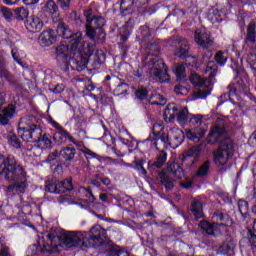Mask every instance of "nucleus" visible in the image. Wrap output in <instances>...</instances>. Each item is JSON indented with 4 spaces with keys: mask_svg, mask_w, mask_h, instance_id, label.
I'll return each instance as SVG.
<instances>
[{
    "mask_svg": "<svg viewBox=\"0 0 256 256\" xmlns=\"http://www.w3.org/2000/svg\"><path fill=\"white\" fill-rule=\"evenodd\" d=\"M180 185L184 189H191V187L193 186V183L191 181H186V182H181Z\"/></svg>",
    "mask_w": 256,
    "mask_h": 256,
    "instance_id": "69168bd1",
    "label": "nucleus"
},
{
    "mask_svg": "<svg viewBox=\"0 0 256 256\" xmlns=\"http://www.w3.org/2000/svg\"><path fill=\"white\" fill-rule=\"evenodd\" d=\"M133 76L134 77H143V69L140 67H137L136 69L133 70Z\"/></svg>",
    "mask_w": 256,
    "mask_h": 256,
    "instance_id": "0e129e2a",
    "label": "nucleus"
},
{
    "mask_svg": "<svg viewBox=\"0 0 256 256\" xmlns=\"http://www.w3.org/2000/svg\"><path fill=\"white\" fill-rule=\"evenodd\" d=\"M157 141H161L162 143H168V145H169V143H171V139H169V135H167V134H165V133H162L159 137H158V139H157Z\"/></svg>",
    "mask_w": 256,
    "mask_h": 256,
    "instance_id": "bf43d9fd",
    "label": "nucleus"
},
{
    "mask_svg": "<svg viewBox=\"0 0 256 256\" xmlns=\"http://www.w3.org/2000/svg\"><path fill=\"white\" fill-rule=\"evenodd\" d=\"M134 169L137 171H141L142 175H147V170L143 167V162L141 160H134L133 161Z\"/></svg>",
    "mask_w": 256,
    "mask_h": 256,
    "instance_id": "3c124183",
    "label": "nucleus"
},
{
    "mask_svg": "<svg viewBox=\"0 0 256 256\" xmlns=\"http://www.w3.org/2000/svg\"><path fill=\"white\" fill-rule=\"evenodd\" d=\"M174 73L176 75V81L185 83L187 77V74L185 73V65L177 64L174 68Z\"/></svg>",
    "mask_w": 256,
    "mask_h": 256,
    "instance_id": "7c9ffc66",
    "label": "nucleus"
},
{
    "mask_svg": "<svg viewBox=\"0 0 256 256\" xmlns=\"http://www.w3.org/2000/svg\"><path fill=\"white\" fill-rule=\"evenodd\" d=\"M238 209L241 213L243 220L247 219L249 217V202L245 200H239L238 201Z\"/></svg>",
    "mask_w": 256,
    "mask_h": 256,
    "instance_id": "72a5a7b5",
    "label": "nucleus"
},
{
    "mask_svg": "<svg viewBox=\"0 0 256 256\" xmlns=\"http://www.w3.org/2000/svg\"><path fill=\"white\" fill-rule=\"evenodd\" d=\"M60 189L65 193V191H73V181L71 179H66L60 181Z\"/></svg>",
    "mask_w": 256,
    "mask_h": 256,
    "instance_id": "49530a36",
    "label": "nucleus"
},
{
    "mask_svg": "<svg viewBox=\"0 0 256 256\" xmlns=\"http://www.w3.org/2000/svg\"><path fill=\"white\" fill-rule=\"evenodd\" d=\"M4 174V179L10 184L6 188V195L13 197L17 191L25 193L27 189V178L25 177V171L23 167L17 164L15 156L8 155L6 158L0 155V175Z\"/></svg>",
    "mask_w": 256,
    "mask_h": 256,
    "instance_id": "f03ea898",
    "label": "nucleus"
},
{
    "mask_svg": "<svg viewBox=\"0 0 256 256\" xmlns=\"http://www.w3.org/2000/svg\"><path fill=\"white\" fill-rule=\"evenodd\" d=\"M245 87H247V85L245 84V82L243 80L238 81L237 84L229 85L228 86L229 97H233V95H235V93L237 92V89L239 91H245Z\"/></svg>",
    "mask_w": 256,
    "mask_h": 256,
    "instance_id": "f704fd0d",
    "label": "nucleus"
},
{
    "mask_svg": "<svg viewBox=\"0 0 256 256\" xmlns=\"http://www.w3.org/2000/svg\"><path fill=\"white\" fill-rule=\"evenodd\" d=\"M2 14L5 19H11V17H13V13H11V11L5 7L2 8Z\"/></svg>",
    "mask_w": 256,
    "mask_h": 256,
    "instance_id": "e2e57ef3",
    "label": "nucleus"
},
{
    "mask_svg": "<svg viewBox=\"0 0 256 256\" xmlns=\"http://www.w3.org/2000/svg\"><path fill=\"white\" fill-rule=\"evenodd\" d=\"M5 97H7V94L5 92L0 93V109L5 105ZM17 113V107L13 104H9L8 106L4 107L2 110H0V125H9V122L13 117H15V114Z\"/></svg>",
    "mask_w": 256,
    "mask_h": 256,
    "instance_id": "4468645a",
    "label": "nucleus"
},
{
    "mask_svg": "<svg viewBox=\"0 0 256 256\" xmlns=\"http://www.w3.org/2000/svg\"><path fill=\"white\" fill-rule=\"evenodd\" d=\"M194 39L195 42L200 45V47H203V49H207L208 47H211V45H213V40H211V36L201 29L196 30L194 34Z\"/></svg>",
    "mask_w": 256,
    "mask_h": 256,
    "instance_id": "a211bd4d",
    "label": "nucleus"
},
{
    "mask_svg": "<svg viewBox=\"0 0 256 256\" xmlns=\"http://www.w3.org/2000/svg\"><path fill=\"white\" fill-rule=\"evenodd\" d=\"M247 239H248V241L250 243V246L256 248V234H255V232L253 230L248 229Z\"/></svg>",
    "mask_w": 256,
    "mask_h": 256,
    "instance_id": "09e8293b",
    "label": "nucleus"
},
{
    "mask_svg": "<svg viewBox=\"0 0 256 256\" xmlns=\"http://www.w3.org/2000/svg\"><path fill=\"white\" fill-rule=\"evenodd\" d=\"M140 33L142 43L149 42V39H151V31L149 30V26H141Z\"/></svg>",
    "mask_w": 256,
    "mask_h": 256,
    "instance_id": "ea45409f",
    "label": "nucleus"
},
{
    "mask_svg": "<svg viewBox=\"0 0 256 256\" xmlns=\"http://www.w3.org/2000/svg\"><path fill=\"white\" fill-rule=\"evenodd\" d=\"M50 91L56 95H59V93H63V91H65V86L63 84H58L54 88H50Z\"/></svg>",
    "mask_w": 256,
    "mask_h": 256,
    "instance_id": "4d7b16f0",
    "label": "nucleus"
},
{
    "mask_svg": "<svg viewBox=\"0 0 256 256\" xmlns=\"http://www.w3.org/2000/svg\"><path fill=\"white\" fill-rule=\"evenodd\" d=\"M29 17V11L25 8H18L15 10V18L18 21H23V19H27Z\"/></svg>",
    "mask_w": 256,
    "mask_h": 256,
    "instance_id": "c03bdc74",
    "label": "nucleus"
},
{
    "mask_svg": "<svg viewBox=\"0 0 256 256\" xmlns=\"http://www.w3.org/2000/svg\"><path fill=\"white\" fill-rule=\"evenodd\" d=\"M66 247H85L86 232H66L60 237Z\"/></svg>",
    "mask_w": 256,
    "mask_h": 256,
    "instance_id": "ddd939ff",
    "label": "nucleus"
},
{
    "mask_svg": "<svg viewBox=\"0 0 256 256\" xmlns=\"http://www.w3.org/2000/svg\"><path fill=\"white\" fill-rule=\"evenodd\" d=\"M183 175V168L175 162L170 163L165 170L159 173L161 184L166 191H172L173 187H175V180L181 179Z\"/></svg>",
    "mask_w": 256,
    "mask_h": 256,
    "instance_id": "423d86ee",
    "label": "nucleus"
},
{
    "mask_svg": "<svg viewBox=\"0 0 256 256\" xmlns=\"http://www.w3.org/2000/svg\"><path fill=\"white\" fill-rule=\"evenodd\" d=\"M59 3V6L63 11H69L71 9V0H57Z\"/></svg>",
    "mask_w": 256,
    "mask_h": 256,
    "instance_id": "864d4df0",
    "label": "nucleus"
},
{
    "mask_svg": "<svg viewBox=\"0 0 256 256\" xmlns=\"http://www.w3.org/2000/svg\"><path fill=\"white\" fill-rule=\"evenodd\" d=\"M133 27H135V19L130 18L126 24L121 28L122 31H126L128 34L133 33Z\"/></svg>",
    "mask_w": 256,
    "mask_h": 256,
    "instance_id": "de8ad7c7",
    "label": "nucleus"
},
{
    "mask_svg": "<svg viewBox=\"0 0 256 256\" xmlns=\"http://www.w3.org/2000/svg\"><path fill=\"white\" fill-rule=\"evenodd\" d=\"M107 197H109V194L103 193V194H100L99 199H100V201L107 203Z\"/></svg>",
    "mask_w": 256,
    "mask_h": 256,
    "instance_id": "774afa93",
    "label": "nucleus"
},
{
    "mask_svg": "<svg viewBox=\"0 0 256 256\" xmlns=\"http://www.w3.org/2000/svg\"><path fill=\"white\" fill-rule=\"evenodd\" d=\"M147 95H149V91L145 87H140L135 91V96L139 101H145V99H147Z\"/></svg>",
    "mask_w": 256,
    "mask_h": 256,
    "instance_id": "a18cd8bd",
    "label": "nucleus"
},
{
    "mask_svg": "<svg viewBox=\"0 0 256 256\" xmlns=\"http://www.w3.org/2000/svg\"><path fill=\"white\" fill-rule=\"evenodd\" d=\"M165 163H167V152L165 150H162L156 156L154 162H148V171H150V173H157L159 169L163 168V165H165Z\"/></svg>",
    "mask_w": 256,
    "mask_h": 256,
    "instance_id": "f3484780",
    "label": "nucleus"
},
{
    "mask_svg": "<svg viewBox=\"0 0 256 256\" xmlns=\"http://www.w3.org/2000/svg\"><path fill=\"white\" fill-rule=\"evenodd\" d=\"M148 55L144 59V64L149 69V75L154 81L163 82L169 77L167 66L163 59L159 58V46L157 43L146 42Z\"/></svg>",
    "mask_w": 256,
    "mask_h": 256,
    "instance_id": "7ed1b4c3",
    "label": "nucleus"
},
{
    "mask_svg": "<svg viewBox=\"0 0 256 256\" xmlns=\"http://www.w3.org/2000/svg\"><path fill=\"white\" fill-rule=\"evenodd\" d=\"M174 92L176 95H185V93H187V88H185V86L179 84L174 87Z\"/></svg>",
    "mask_w": 256,
    "mask_h": 256,
    "instance_id": "5fc2aeb1",
    "label": "nucleus"
},
{
    "mask_svg": "<svg viewBox=\"0 0 256 256\" xmlns=\"http://www.w3.org/2000/svg\"><path fill=\"white\" fill-rule=\"evenodd\" d=\"M45 190L48 191V193L63 195V190L61 189V184H60V181L58 180H50L46 182Z\"/></svg>",
    "mask_w": 256,
    "mask_h": 256,
    "instance_id": "c85d7f7f",
    "label": "nucleus"
},
{
    "mask_svg": "<svg viewBox=\"0 0 256 256\" xmlns=\"http://www.w3.org/2000/svg\"><path fill=\"white\" fill-rule=\"evenodd\" d=\"M8 142L11 147H14V149H21V140L17 137L15 134H11L8 136Z\"/></svg>",
    "mask_w": 256,
    "mask_h": 256,
    "instance_id": "37998d69",
    "label": "nucleus"
},
{
    "mask_svg": "<svg viewBox=\"0 0 256 256\" xmlns=\"http://www.w3.org/2000/svg\"><path fill=\"white\" fill-rule=\"evenodd\" d=\"M135 7V0H121L120 1V11L121 13H128V11H133Z\"/></svg>",
    "mask_w": 256,
    "mask_h": 256,
    "instance_id": "473e14b6",
    "label": "nucleus"
},
{
    "mask_svg": "<svg viewBox=\"0 0 256 256\" xmlns=\"http://www.w3.org/2000/svg\"><path fill=\"white\" fill-rule=\"evenodd\" d=\"M41 133H43V130L25 128L23 126H19L18 128L19 137L26 143H39L41 140Z\"/></svg>",
    "mask_w": 256,
    "mask_h": 256,
    "instance_id": "2eb2a0df",
    "label": "nucleus"
},
{
    "mask_svg": "<svg viewBox=\"0 0 256 256\" xmlns=\"http://www.w3.org/2000/svg\"><path fill=\"white\" fill-rule=\"evenodd\" d=\"M85 155H87V159H99V155H97V153L87 149L85 150Z\"/></svg>",
    "mask_w": 256,
    "mask_h": 256,
    "instance_id": "680f3d73",
    "label": "nucleus"
},
{
    "mask_svg": "<svg viewBox=\"0 0 256 256\" xmlns=\"http://www.w3.org/2000/svg\"><path fill=\"white\" fill-rule=\"evenodd\" d=\"M203 149H205L204 143L191 147L183 153L181 158L182 163H185V161H188V163H191V165L197 163L199 160V155H201V151H203Z\"/></svg>",
    "mask_w": 256,
    "mask_h": 256,
    "instance_id": "dca6fc26",
    "label": "nucleus"
},
{
    "mask_svg": "<svg viewBox=\"0 0 256 256\" xmlns=\"http://www.w3.org/2000/svg\"><path fill=\"white\" fill-rule=\"evenodd\" d=\"M225 135H227V123H225V120L218 118L210 129L207 137V143L215 145L219 143V139H221V137H225Z\"/></svg>",
    "mask_w": 256,
    "mask_h": 256,
    "instance_id": "f8f14e48",
    "label": "nucleus"
},
{
    "mask_svg": "<svg viewBox=\"0 0 256 256\" xmlns=\"http://www.w3.org/2000/svg\"><path fill=\"white\" fill-rule=\"evenodd\" d=\"M215 78V71L211 72L208 78H202L197 73H192L190 75V81L198 88L196 92L197 97L200 99H205L208 95H211V85H213V79Z\"/></svg>",
    "mask_w": 256,
    "mask_h": 256,
    "instance_id": "6e6552de",
    "label": "nucleus"
},
{
    "mask_svg": "<svg viewBox=\"0 0 256 256\" xmlns=\"http://www.w3.org/2000/svg\"><path fill=\"white\" fill-rule=\"evenodd\" d=\"M189 49V42L185 39H182L178 41L174 54L176 57H179V59H187L191 57V54H189Z\"/></svg>",
    "mask_w": 256,
    "mask_h": 256,
    "instance_id": "412c9836",
    "label": "nucleus"
},
{
    "mask_svg": "<svg viewBox=\"0 0 256 256\" xmlns=\"http://www.w3.org/2000/svg\"><path fill=\"white\" fill-rule=\"evenodd\" d=\"M53 139L56 143H58V145H62V143H65L67 139H69V141H72V143H74L73 136H71V134H69V132H67V130L65 129H60L56 133H54Z\"/></svg>",
    "mask_w": 256,
    "mask_h": 256,
    "instance_id": "bb28decb",
    "label": "nucleus"
},
{
    "mask_svg": "<svg viewBox=\"0 0 256 256\" xmlns=\"http://www.w3.org/2000/svg\"><path fill=\"white\" fill-rule=\"evenodd\" d=\"M55 159H61L59 150H55L48 155V161H55Z\"/></svg>",
    "mask_w": 256,
    "mask_h": 256,
    "instance_id": "13d9d810",
    "label": "nucleus"
},
{
    "mask_svg": "<svg viewBox=\"0 0 256 256\" xmlns=\"http://www.w3.org/2000/svg\"><path fill=\"white\" fill-rule=\"evenodd\" d=\"M218 221H221L222 223H209L206 220H202L199 222L198 227L203 231V233H206L207 235H211L212 237H217V235H221V227H229L233 225V220L227 215L223 213H219Z\"/></svg>",
    "mask_w": 256,
    "mask_h": 256,
    "instance_id": "0eeeda50",
    "label": "nucleus"
},
{
    "mask_svg": "<svg viewBox=\"0 0 256 256\" xmlns=\"http://www.w3.org/2000/svg\"><path fill=\"white\" fill-rule=\"evenodd\" d=\"M92 9H88L84 12L86 16V35L91 39V41H95L97 39H105V18L103 16H95L92 15Z\"/></svg>",
    "mask_w": 256,
    "mask_h": 256,
    "instance_id": "20e7f679",
    "label": "nucleus"
},
{
    "mask_svg": "<svg viewBox=\"0 0 256 256\" xmlns=\"http://www.w3.org/2000/svg\"><path fill=\"white\" fill-rule=\"evenodd\" d=\"M0 77H3L10 83V85H15V80H13V76L5 66V58H3V54L0 53Z\"/></svg>",
    "mask_w": 256,
    "mask_h": 256,
    "instance_id": "cd10ccee",
    "label": "nucleus"
},
{
    "mask_svg": "<svg viewBox=\"0 0 256 256\" xmlns=\"http://www.w3.org/2000/svg\"><path fill=\"white\" fill-rule=\"evenodd\" d=\"M0 256H11V254L9 253V248H2V250L0 251Z\"/></svg>",
    "mask_w": 256,
    "mask_h": 256,
    "instance_id": "338daca9",
    "label": "nucleus"
},
{
    "mask_svg": "<svg viewBox=\"0 0 256 256\" xmlns=\"http://www.w3.org/2000/svg\"><path fill=\"white\" fill-rule=\"evenodd\" d=\"M192 213L195 219L203 218V204L200 201H194L192 203Z\"/></svg>",
    "mask_w": 256,
    "mask_h": 256,
    "instance_id": "2f4dec72",
    "label": "nucleus"
},
{
    "mask_svg": "<svg viewBox=\"0 0 256 256\" xmlns=\"http://www.w3.org/2000/svg\"><path fill=\"white\" fill-rule=\"evenodd\" d=\"M234 153L235 148L233 147V140L231 138L227 137L220 140L218 148L212 152L215 165L221 167L227 165Z\"/></svg>",
    "mask_w": 256,
    "mask_h": 256,
    "instance_id": "39448f33",
    "label": "nucleus"
},
{
    "mask_svg": "<svg viewBox=\"0 0 256 256\" xmlns=\"http://www.w3.org/2000/svg\"><path fill=\"white\" fill-rule=\"evenodd\" d=\"M19 127H25L27 129H38L39 131H43L41 128V122L33 115L25 116L20 119Z\"/></svg>",
    "mask_w": 256,
    "mask_h": 256,
    "instance_id": "aec40b11",
    "label": "nucleus"
},
{
    "mask_svg": "<svg viewBox=\"0 0 256 256\" xmlns=\"http://www.w3.org/2000/svg\"><path fill=\"white\" fill-rule=\"evenodd\" d=\"M56 33L59 37L67 39L70 45V57L76 63L77 71H83L87 69V63L89 59L93 57L95 65H101L105 63V53L103 50H97L93 53H83L85 51V41H83V34L81 32L73 33L63 20H59L56 23Z\"/></svg>",
    "mask_w": 256,
    "mask_h": 256,
    "instance_id": "f257e3e1",
    "label": "nucleus"
},
{
    "mask_svg": "<svg viewBox=\"0 0 256 256\" xmlns=\"http://www.w3.org/2000/svg\"><path fill=\"white\" fill-rule=\"evenodd\" d=\"M256 41V25L255 24H249L247 27V32H246V38H245V43L246 44H251L255 43Z\"/></svg>",
    "mask_w": 256,
    "mask_h": 256,
    "instance_id": "c756f323",
    "label": "nucleus"
},
{
    "mask_svg": "<svg viewBox=\"0 0 256 256\" xmlns=\"http://www.w3.org/2000/svg\"><path fill=\"white\" fill-rule=\"evenodd\" d=\"M207 18L213 24L219 23V21H221V15H219V11L215 9H211L208 11Z\"/></svg>",
    "mask_w": 256,
    "mask_h": 256,
    "instance_id": "a19ab883",
    "label": "nucleus"
},
{
    "mask_svg": "<svg viewBox=\"0 0 256 256\" xmlns=\"http://www.w3.org/2000/svg\"><path fill=\"white\" fill-rule=\"evenodd\" d=\"M67 46L61 45L56 47V55L57 57H67Z\"/></svg>",
    "mask_w": 256,
    "mask_h": 256,
    "instance_id": "603ef678",
    "label": "nucleus"
},
{
    "mask_svg": "<svg viewBox=\"0 0 256 256\" xmlns=\"http://www.w3.org/2000/svg\"><path fill=\"white\" fill-rule=\"evenodd\" d=\"M109 237L107 236V230L105 228L96 225L86 232L85 247H101V245H107L109 243Z\"/></svg>",
    "mask_w": 256,
    "mask_h": 256,
    "instance_id": "1a4fd4ad",
    "label": "nucleus"
},
{
    "mask_svg": "<svg viewBox=\"0 0 256 256\" xmlns=\"http://www.w3.org/2000/svg\"><path fill=\"white\" fill-rule=\"evenodd\" d=\"M39 143H43V145L46 147V149H52L53 148V142L51 141V136L48 134L40 133V140Z\"/></svg>",
    "mask_w": 256,
    "mask_h": 256,
    "instance_id": "79ce46f5",
    "label": "nucleus"
},
{
    "mask_svg": "<svg viewBox=\"0 0 256 256\" xmlns=\"http://www.w3.org/2000/svg\"><path fill=\"white\" fill-rule=\"evenodd\" d=\"M75 155H77V150L73 147H64L59 151L60 159L69 163L75 159Z\"/></svg>",
    "mask_w": 256,
    "mask_h": 256,
    "instance_id": "a878e982",
    "label": "nucleus"
},
{
    "mask_svg": "<svg viewBox=\"0 0 256 256\" xmlns=\"http://www.w3.org/2000/svg\"><path fill=\"white\" fill-rule=\"evenodd\" d=\"M148 101L151 105L163 106L167 104V99H165L161 94H153Z\"/></svg>",
    "mask_w": 256,
    "mask_h": 256,
    "instance_id": "e433bc0d",
    "label": "nucleus"
},
{
    "mask_svg": "<svg viewBox=\"0 0 256 256\" xmlns=\"http://www.w3.org/2000/svg\"><path fill=\"white\" fill-rule=\"evenodd\" d=\"M164 116L170 121L177 117V121L180 125H185L187 119H189V110L187 107H181L175 103L168 104L164 111Z\"/></svg>",
    "mask_w": 256,
    "mask_h": 256,
    "instance_id": "9b49d317",
    "label": "nucleus"
},
{
    "mask_svg": "<svg viewBox=\"0 0 256 256\" xmlns=\"http://www.w3.org/2000/svg\"><path fill=\"white\" fill-rule=\"evenodd\" d=\"M129 33H127V31L125 30H121L120 29V37H121V42L122 43H127V40L129 39Z\"/></svg>",
    "mask_w": 256,
    "mask_h": 256,
    "instance_id": "052dcab7",
    "label": "nucleus"
},
{
    "mask_svg": "<svg viewBox=\"0 0 256 256\" xmlns=\"http://www.w3.org/2000/svg\"><path fill=\"white\" fill-rule=\"evenodd\" d=\"M112 83L116 85L113 89V93L117 97H119V95H127V93H129V85L121 81L117 76H112Z\"/></svg>",
    "mask_w": 256,
    "mask_h": 256,
    "instance_id": "4be33fe9",
    "label": "nucleus"
},
{
    "mask_svg": "<svg viewBox=\"0 0 256 256\" xmlns=\"http://www.w3.org/2000/svg\"><path fill=\"white\" fill-rule=\"evenodd\" d=\"M211 167V161L210 160H206L198 169V171L196 172V176L197 177H205L208 175L209 173V169Z\"/></svg>",
    "mask_w": 256,
    "mask_h": 256,
    "instance_id": "4c0bfd02",
    "label": "nucleus"
},
{
    "mask_svg": "<svg viewBox=\"0 0 256 256\" xmlns=\"http://www.w3.org/2000/svg\"><path fill=\"white\" fill-rule=\"evenodd\" d=\"M183 143V132L179 131L178 134L174 135L169 142L170 147H173V149H176V147H179Z\"/></svg>",
    "mask_w": 256,
    "mask_h": 256,
    "instance_id": "58836bf2",
    "label": "nucleus"
},
{
    "mask_svg": "<svg viewBox=\"0 0 256 256\" xmlns=\"http://www.w3.org/2000/svg\"><path fill=\"white\" fill-rule=\"evenodd\" d=\"M39 43L43 47H51V45L57 43V34L51 29L43 31L39 36Z\"/></svg>",
    "mask_w": 256,
    "mask_h": 256,
    "instance_id": "6ab92c4d",
    "label": "nucleus"
},
{
    "mask_svg": "<svg viewBox=\"0 0 256 256\" xmlns=\"http://www.w3.org/2000/svg\"><path fill=\"white\" fill-rule=\"evenodd\" d=\"M218 253L220 255H235V241L232 238H227L225 242L218 248Z\"/></svg>",
    "mask_w": 256,
    "mask_h": 256,
    "instance_id": "393cba45",
    "label": "nucleus"
},
{
    "mask_svg": "<svg viewBox=\"0 0 256 256\" xmlns=\"http://www.w3.org/2000/svg\"><path fill=\"white\" fill-rule=\"evenodd\" d=\"M214 59L216 63L220 65V67H223L227 63L229 55L227 54V52L220 50L215 54Z\"/></svg>",
    "mask_w": 256,
    "mask_h": 256,
    "instance_id": "c9c22d12",
    "label": "nucleus"
},
{
    "mask_svg": "<svg viewBox=\"0 0 256 256\" xmlns=\"http://www.w3.org/2000/svg\"><path fill=\"white\" fill-rule=\"evenodd\" d=\"M190 127H193V130H186V136L190 141L197 143L205 137V128L201 127L203 125V116L200 114L190 115Z\"/></svg>",
    "mask_w": 256,
    "mask_h": 256,
    "instance_id": "9d476101",
    "label": "nucleus"
},
{
    "mask_svg": "<svg viewBox=\"0 0 256 256\" xmlns=\"http://www.w3.org/2000/svg\"><path fill=\"white\" fill-rule=\"evenodd\" d=\"M43 20L39 17L31 16L26 20V29L31 33H39L43 29Z\"/></svg>",
    "mask_w": 256,
    "mask_h": 256,
    "instance_id": "b1692460",
    "label": "nucleus"
},
{
    "mask_svg": "<svg viewBox=\"0 0 256 256\" xmlns=\"http://www.w3.org/2000/svg\"><path fill=\"white\" fill-rule=\"evenodd\" d=\"M47 9L53 15L59 10V6L53 0H49L46 4Z\"/></svg>",
    "mask_w": 256,
    "mask_h": 256,
    "instance_id": "8fccbe9b",
    "label": "nucleus"
},
{
    "mask_svg": "<svg viewBox=\"0 0 256 256\" xmlns=\"http://www.w3.org/2000/svg\"><path fill=\"white\" fill-rule=\"evenodd\" d=\"M69 19H70V21H75L78 25H79V23H81V15H79V13H77V11L71 12Z\"/></svg>",
    "mask_w": 256,
    "mask_h": 256,
    "instance_id": "6e6d98bb",
    "label": "nucleus"
},
{
    "mask_svg": "<svg viewBox=\"0 0 256 256\" xmlns=\"http://www.w3.org/2000/svg\"><path fill=\"white\" fill-rule=\"evenodd\" d=\"M49 242L44 245L42 251L46 253H57L59 251L60 239L56 235L48 234Z\"/></svg>",
    "mask_w": 256,
    "mask_h": 256,
    "instance_id": "5701e85b",
    "label": "nucleus"
}]
</instances>
